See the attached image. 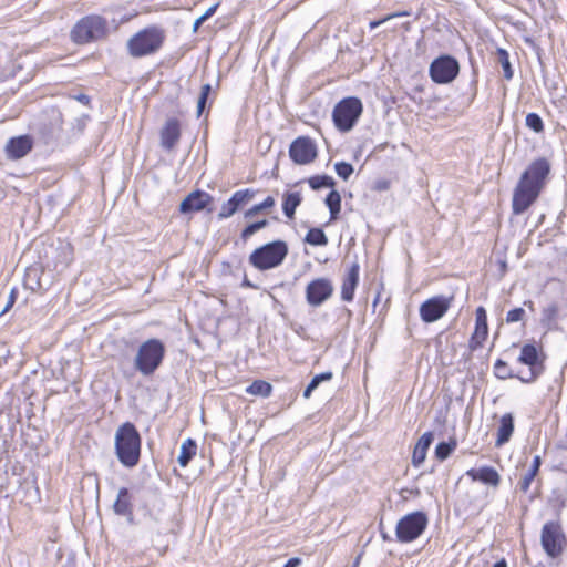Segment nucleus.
Listing matches in <instances>:
<instances>
[{"mask_svg":"<svg viewBox=\"0 0 567 567\" xmlns=\"http://www.w3.org/2000/svg\"><path fill=\"white\" fill-rule=\"evenodd\" d=\"M385 21H386V20H384V18H383V19H381V20H374V21H371V22L369 23V27H370V29H371V30H373V29L378 28L379 25H381V24H382L383 22H385Z\"/></svg>","mask_w":567,"mask_h":567,"instance_id":"603ef678","label":"nucleus"},{"mask_svg":"<svg viewBox=\"0 0 567 567\" xmlns=\"http://www.w3.org/2000/svg\"><path fill=\"white\" fill-rule=\"evenodd\" d=\"M107 22L96 14L82 18L71 30V39L78 44L97 41L106 35Z\"/></svg>","mask_w":567,"mask_h":567,"instance_id":"0eeeda50","label":"nucleus"},{"mask_svg":"<svg viewBox=\"0 0 567 567\" xmlns=\"http://www.w3.org/2000/svg\"><path fill=\"white\" fill-rule=\"evenodd\" d=\"M337 175L343 181H348L353 174V166L348 162H338L334 164Z\"/></svg>","mask_w":567,"mask_h":567,"instance_id":"a19ab883","label":"nucleus"},{"mask_svg":"<svg viewBox=\"0 0 567 567\" xmlns=\"http://www.w3.org/2000/svg\"><path fill=\"white\" fill-rule=\"evenodd\" d=\"M529 369L525 372L519 371L516 373V377L518 380H520L523 383H533L534 381H527V378H529Z\"/></svg>","mask_w":567,"mask_h":567,"instance_id":"de8ad7c7","label":"nucleus"},{"mask_svg":"<svg viewBox=\"0 0 567 567\" xmlns=\"http://www.w3.org/2000/svg\"><path fill=\"white\" fill-rule=\"evenodd\" d=\"M525 124L535 133L544 131V122L537 113H528L525 118Z\"/></svg>","mask_w":567,"mask_h":567,"instance_id":"58836bf2","label":"nucleus"},{"mask_svg":"<svg viewBox=\"0 0 567 567\" xmlns=\"http://www.w3.org/2000/svg\"><path fill=\"white\" fill-rule=\"evenodd\" d=\"M495 59L503 69L504 78L507 81L512 80L514 76V71L509 61L508 52L505 49L497 48L495 52Z\"/></svg>","mask_w":567,"mask_h":567,"instance_id":"bb28decb","label":"nucleus"},{"mask_svg":"<svg viewBox=\"0 0 567 567\" xmlns=\"http://www.w3.org/2000/svg\"><path fill=\"white\" fill-rule=\"evenodd\" d=\"M456 447V442H440L435 447V455L439 460H446Z\"/></svg>","mask_w":567,"mask_h":567,"instance_id":"4c0bfd02","label":"nucleus"},{"mask_svg":"<svg viewBox=\"0 0 567 567\" xmlns=\"http://www.w3.org/2000/svg\"><path fill=\"white\" fill-rule=\"evenodd\" d=\"M302 197L299 192H286L284 194L282 210L284 214L292 219L296 214L297 207L301 204Z\"/></svg>","mask_w":567,"mask_h":567,"instance_id":"b1692460","label":"nucleus"},{"mask_svg":"<svg viewBox=\"0 0 567 567\" xmlns=\"http://www.w3.org/2000/svg\"><path fill=\"white\" fill-rule=\"evenodd\" d=\"M410 13L408 11H402V12H396V13H392V14H389L384 18V20H390L392 18H395V17H404V16H409Z\"/></svg>","mask_w":567,"mask_h":567,"instance_id":"3c124183","label":"nucleus"},{"mask_svg":"<svg viewBox=\"0 0 567 567\" xmlns=\"http://www.w3.org/2000/svg\"><path fill=\"white\" fill-rule=\"evenodd\" d=\"M197 450V444L193 439H187L182 443L181 453L178 455V463L181 466L185 467L190 460L195 456Z\"/></svg>","mask_w":567,"mask_h":567,"instance_id":"393cba45","label":"nucleus"},{"mask_svg":"<svg viewBox=\"0 0 567 567\" xmlns=\"http://www.w3.org/2000/svg\"><path fill=\"white\" fill-rule=\"evenodd\" d=\"M142 439L136 426L131 422L120 425L115 432L114 446L120 463L134 467L140 462Z\"/></svg>","mask_w":567,"mask_h":567,"instance_id":"f03ea898","label":"nucleus"},{"mask_svg":"<svg viewBox=\"0 0 567 567\" xmlns=\"http://www.w3.org/2000/svg\"><path fill=\"white\" fill-rule=\"evenodd\" d=\"M518 362L529 368V378L527 381H536L544 372L545 367L543 361L539 359V353L534 344H524L520 349Z\"/></svg>","mask_w":567,"mask_h":567,"instance_id":"4468645a","label":"nucleus"},{"mask_svg":"<svg viewBox=\"0 0 567 567\" xmlns=\"http://www.w3.org/2000/svg\"><path fill=\"white\" fill-rule=\"evenodd\" d=\"M429 523L424 512H413L403 516L396 524L395 535L399 542L415 540L426 528Z\"/></svg>","mask_w":567,"mask_h":567,"instance_id":"6e6552de","label":"nucleus"},{"mask_svg":"<svg viewBox=\"0 0 567 567\" xmlns=\"http://www.w3.org/2000/svg\"><path fill=\"white\" fill-rule=\"evenodd\" d=\"M308 184L313 190H319L324 187L333 188L336 182L331 176L323 174L310 177Z\"/></svg>","mask_w":567,"mask_h":567,"instance_id":"2f4dec72","label":"nucleus"},{"mask_svg":"<svg viewBox=\"0 0 567 567\" xmlns=\"http://www.w3.org/2000/svg\"><path fill=\"white\" fill-rule=\"evenodd\" d=\"M434 440V435L432 432H425L417 441L414 446L412 463L414 465H420L425 461L426 453L429 447L431 446Z\"/></svg>","mask_w":567,"mask_h":567,"instance_id":"5701e85b","label":"nucleus"},{"mask_svg":"<svg viewBox=\"0 0 567 567\" xmlns=\"http://www.w3.org/2000/svg\"><path fill=\"white\" fill-rule=\"evenodd\" d=\"M452 298L445 296H434L425 300L420 306V317L422 321L432 323L441 319L450 309Z\"/></svg>","mask_w":567,"mask_h":567,"instance_id":"ddd939ff","label":"nucleus"},{"mask_svg":"<svg viewBox=\"0 0 567 567\" xmlns=\"http://www.w3.org/2000/svg\"><path fill=\"white\" fill-rule=\"evenodd\" d=\"M275 206V198L272 196L266 197L261 203L254 205L244 213L246 219H250L259 213L267 210Z\"/></svg>","mask_w":567,"mask_h":567,"instance_id":"473e14b6","label":"nucleus"},{"mask_svg":"<svg viewBox=\"0 0 567 567\" xmlns=\"http://www.w3.org/2000/svg\"><path fill=\"white\" fill-rule=\"evenodd\" d=\"M317 156V145L309 136H299L289 146V157L297 165L310 164Z\"/></svg>","mask_w":567,"mask_h":567,"instance_id":"9b49d317","label":"nucleus"},{"mask_svg":"<svg viewBox=\"0 0 567 567\" xmlns=\"http://www.w3.org/2000/svg\"><path fill=\"white\" fill-rule=\"evenodd\" d=\"M76 100L79 102H81L82 104H85V105L90 103V97L87 95H85V94H79L76 96Z\"/></svg>","mask_w":567,"mask_h":567,"instance_id":"864d4df0","label":"nucleus"},{"mask_svg":"<svg viewBox=\"0 0 567 567\" xmlns=\"http://www.w3.org/2000/svg\"><path fill=\"white\" fill-rule=\"evenodd\" d=\"M525 316V310L523 308H514L509 310L506 315V322L514 323L523 320Z\"/></svg>","mask_w":567,"mask_h":567,"instance_id":"37998d69","label":"nucleus"},{"mask_svg":"<svg viewBox=\"0 0 567 567\" xmlns=\"http://www.w3.org/2000/svg\"><path fill=\"white\" fill-rule=\"evenodd\" d=\"M118 497L127 496V491L125 488H121L117 494Z\"/></svg>","mask_w":567,"mask_h":567,"instance_id":"bf43d9fd","label":"nucleus"},{"mask_svg":"<svg viewBox=\"0 0 567 567\" xmlns=\"http://www.w3.org/2000/svg\"><path fill=\"white\" fill-rule=\"evenodd\" d=\"M558 316V305L550 303L548 307L544 308L542 313V324L548 329L553 327L556 322Z\"/></svg>","mask_w":567,"mask_h":567,"instance_id":"f704fd0d","label":"nucleus"},{"mask_svg":"<svg viewBox=\"0 0 567 567\" xmlns=\"http://www.w3.org/2000/svg\"><path fill=\"white\" fill-rule=\"evenodd\" d=\"M166 38L165 30L151 25L135 33L127 41V52L133 58H142L156 53Z\"/></svg>","mask_w":567,"mask_h":567,"instance_id":"7ed1b4c3","label":"nucleus"},{"mask_svg":"<svg viewBox=\"0 0 567 567\" xmlns=\"http://www.w3.org/2000/svg\"><path fill=\"white\" fill-rule=\"evenodd\" d=\"M181 123L177 118H168L159 132L161 146L166 151L175 148L181 140Z\"/></svg>","mask_w":567,"mask_h":567,"instance_id":"f3484780","label":"nucleus"},{"mask_svg":"<svg viewBox=\"0 0 567 567\" xmlns=\"http://www.w3.org/2000/svg\"><path fill=\"white\" fill-rule=\"evenodd\" d=\"M379 299H380V293H378L373 300V306H377V303L379 302Z\"/></svg>","mask_w":567,"mask_h":567,"instance_id":"052dcab7","label":"nucleus"},{"mask_svg":"<svg viewBox=\"0 0 567 567\" xmlns=\"http://www.w3.org/2000/svg\"><path fill=\"white\" fill-rule=\"evenodd\" d=\"M333 374L330 371L315 375L303 391V398L309 399L311 393L324 381H330Z\"/></svg>","mask_w":567,"mask_h":567,"instance_id":"7c9ffc66","label":"nucleus"},{"mask_svg":"<svg viewBox=\"0 0 567 567\" xmlns=\"http://www.w3.org/2000/svg\"><path fill=\"white\" fill-rule=\"evenodd\" d=\"M301 565V559L299 557L290 558L284 567H299Z\"/></svg>","mask_w":567,"mask_h":567,"instance_id":"09e8293b","label":"nucleus"},{"mask_svg":"<svg viewBox=\"0 0 567 567\" xmlns=\"http://www.w3.org/2000/svg\"><path fill=\"white\" fill-rule=\"evenodd\" d=\"M289 248L284 240H274L256 248L249 256V264L260 270L279 267L286 259Z\"/></svg>","mask_w":567,"mask_h":567,"instance_id":"20e7f679","label":"nucleus"},{"mask_svg":"<svg viewBox=\"0 0 567 567\" xmlns=\"http://www.w3.org/2000/svg\"><path fill=\"white\" fill-rule=\"evenodd\" d=\"M113 509L117 515H124L128 523H133V514L128 498H116L113 504Z\"/></svg>","mask_w":567,"mask_h":567,"instance_id":"e433bc0d","label":"nucleus"},{"mask_svg":"<svg viewBox=\"0 0 567 567\" xmlns=\"http://www.w3.org/2000/svg\"><path fill=\"white\" fill-rule=\"evenodd\" d=\"M244 287H247V288H257L255 285H252L248 278L245 276L244 280H243V284H241Z\"/></svg>","mask_w":567,"mask_h":567,"instance_id":"6e6d98bb","label":"nucleus"},{"mask_svg":"<svg viewBox=\"0 0 567 567\" xmlns=\"http://www.w3.org/2000/svg\"><path fill=\"white\" fill-rule=\"evenodd\" d=\"M534 567H545V565H544V564H542V563H538V564H537V565H535Z\"/></svg>","mask_w":567,"mask_h":567,"instance_id":"680f3d73","label":"nucleus"},{"mask_svg":"<svg viewBox=\"0 0 567 567\" xmlns=\"http://www.w3.org/2000/svg\"><path fill=\"white\" fill-rule=\"evenodd\" d=\"M333 291L334 287L329 278H316L306 287V300L309 306L317 308L330 299Z\"/></svg>","mask_w":567,"mask_h":567,"instance_id":"f8f14e48","label":"nucleus"},{"mask_svg":"<svg viewBox=\"0 0 567 567\" xmlns=\"http://www.w3.org/2000/svg\"><path fill=\"white\" fill-rule=\"evenodd\" d=\"M80 484H81V492L83 494H86V496H99L100 495L99 481L95 475H93V474L84 475L83 478L81 480Z\"/></svg>","mask_w":567,"mask_h":567,"instance_id":"cd10ccee","label":"nucleus"},{"mask_svg":"<svg viewBox=\"0 0 567 567\" xmlns=\"http://www.w3.org/2000/svg\"><path fill=\"white\" fill-rule=\"evenodd\" d=\"M205 21H206V20L203 18V16H200L199 18H197V19L195 20V22H194L193 30H194V31H196V30L199 28V25H200L202 23H204Z\"/></svg>","mask_w":567,"mask_h":567,"instance_id":"5fc2aeb1","label":"nucleus"},{"mask_svg":"<svg viewBox=\"0 0 567 567\" xmlns=\"http://www.w3.org/2000/svg\"><path fill=\"white\" fill-rule=\"evenodd\" d=\"M429 73L434 83L449 84L458 75L460 63L454 56L442 54L431 62Z\"/></svg>","mask_w":567,"mask_h":567,"instance_id":"1a4fd4ad","label":"nucleus"},{"mask_svg":"<svg viewBox=\"0 0 567 567\" xmlns=\"http://www.w3.org/2000/svg\"><path fill=\"white\" fill-rule=\"evenodd\" d=\"M330 212V220H337L341 210V196L338 190L332 189L324 199Z\"/></svg>","mask_w":567,"mask_h":567,"instance_id":"a878e982","label":"nucleus"},{"mask_svg":"<svg viewBox=\"0 0 567 567\" xmlns=\"http://www.w3.org/2000/svg\"><path fill=\"white\" fill-rule=\"evenodd\" d=\"M17 295H18L17 289L16 288L11 289V291L9 293V297H8V301H7L6 306H4V308L2 309V311L0 312V315L6 313L7 311H9L13 307V305H14V302L17 300Z\"/></svg>","mask_w":567,"mask_h":567,"instance_id":"c03bdc74","label":"nucleus"},{"mask_svg":"<svg viewBox=\"0 0 567 567\" xmlns=\"http://www.w3.org/2000/svg\"><path fill=\"white\" fill-rule=\"evenodd\" d=\"M524 306H526L530 311H535L534 302L532 300L524 301Z\"/></svg>","mask_w":567,"mask_h":567,"instance_id":"4d7b16f0","label":"nucleus"},{"mask_svg":"<svg viewBox=\"0 0 567 567\" xmlns=\"http://www.w3.org/2000/svg\"><path fill=\"white\" fill-rule=\"evenodd\" d=\"M363 112L359 97L348 96L339 101L332 111V121L340 132H349L357 124Z\"/></svg>","mask_w":567,"mask_h":567,"instance_id":"423d86ee","label":"nucleus"},{"mask_svg":"<svg viewBox=\"0 0 567 567\" xmlns=\"http://www.w3.org/2000/svg\"><path fill=\"white\" fill-rule=\"evenodd\" d=\"M390 188V182L388 179H379L375 182L374 189L382 192Z\"/></svg>","mask_w":567,"mask_h":567,"instance_id":"a18cd8bd","label":"nucleus"},{"mask_svg":"<svg viewBox=\"0 0 567 567\" xmlns=\"http://www.w3.org/2000/svg\"><path fill=\"white\" fill-rule=\"evenodd\" d=\"M535 476L536 475L529 471H527L522 476V478L519 480L518 485H517L520 493H526L528 491L530 483L534 481Z\"/></svg>","mask_w":567,"mask_h":567,"instance_id":"79ce46f5","label":"nucleus"},{"mask_svg":"<svg viewBox=\"0 0 567 567\" xmlns=\"http://www.w3.org/2000/svg\"><path fill=\"white\" fill-rule=\"evenodd\" d=\"M271 384L264 380H256L246 389L247 393L261 398H268L271 394Z\"/></svg>","mask_w":567,"mask_h":567,"instance_id":"c756f323","label":"nucleus"},{"mask_svg":"<svg viewBox=\"0 0 567 567\" xmlns=\"http://www.w3.org/2000/svg\"><path fill=\"white\" fill-rule=\"evenodd\" d=\"M360 266L358 261L351 264L341 285V299L350 302L354 298V291L359 284Z\"/></svg>","mask_w":567,"mask_h":567,"instance_id":"aec40b11","label":"nucleus"},{"mask_svg":"<svg viewBox=\"0 0 567 567\" xmlns=\"http://www.w3.org/2000/svg\"><path fill=\"white\" fill-rule=\"evenodd\" d=\"M217 7H218V4H214V6L209 7V8L205 11V13H203V14H202V16H203V18H204L205 20H207L208 18H210V17L216 12Z\"/></svg>","mask_w":567,"mask_h":567,"instance_id":"8fccbe9b","label":"nucleus"},{"mask_svg":"<svg viewBox=\"0 0 567 567\" xmlns=\"http://www.w3.org/2000/svg\"><path fill=\"white\" fill-rule=\"evenodd\" d=\"M255 194L256 192L249 188L235 192L231 197L221 205L218 218L226 219L231 217L239 208L248 204L255 197Z\"/></svg>","mask_w":567,"mask_h":567,"instance_id":"2eb2a0df","label":"nucleus"},{"mask_svg":"<svg viewBox=\"0 0 567 567\" xmlns=\"http://www.w3.org/2000/svg\"><path fill=\"white\" fill-rule=\"evenodd\" d=\"M165 351V346L159 339L144 341L134 359L135 369L143 375H152L161 367Z\"/></svg>","mask_w":567,"mask_h":567,"instance_id":"39448f33","label":"nucleus"},{"mask_svg":"<svg viewBox=\"0 0 567 567\" xmlns=\"http://www.w3.org/2000/svg\"><path fill=\"white\" fill-rule=\"evenodd\" d=\"M551 165L545 157L533 161L522 173L512 198L514 215L524 214L539 197L550 174Z\"/></svg>","mask_w":567,"mask_h":567,"instance_id":"f257e3e1","label":"nucleus"},{"mask_svg":"<svg viewBox=\"0 0 567 567\" xmlns=\"http://www.w3.org/2000/svg\"><path fill=\"white\" fill-rule=\"evenodd\" d=\"M540 543L547 556L551 558H556L563 553V547L567 542L558 522H547L543 526Z\"/></svg>","mask_w":567,"mask_h":567,"instance_id":"9d476101","label":"nucleus"},{"mask_svg":"<svg viewBox=\"0 0 567 567\" xmlns=\"http://www.w3.org/2000/svg\"><path fill=\"white\" fill-rule=\"evenodd\" d=\"M493 567H507V563L505 559H501L499 561H496Z\"/></svg>","mask_w":567,"mask_h":567,"instance_id":"13d9d810","label":"nucleus"},{"mask_svg":"<svg viewBox=\"0 0 567 567\" xmlns=\"http://www.w3.org/2000/svg\"><path fill=\"white\" fill-rule=\"evenodd\" d=\"M476 322L475 330L470 340V347L472 350H475L482 347L483 342L487 338L488 334V326H487V315L483 307H478L476 309Z\"/></svg>","mask_w":567,"mask_h":567,"instance_id":"6ab92c4d","label":"nucleus"},{"mask_svg":"<svg viewBox=\"0 0 567 567\" xmlns=\"http://www.w3.org/2000/svg\"><path fill=\"white\" fill-rule=\"evenodd\" d=\"M213 202V197L200 189L189 193L179 204L182 214L197 213L207 207Z\"/></svg>","mask_w":567,"mask_h":567,"instance_id":"dca6fc26","label":"nucleus"},{"mask_svg":"<svg viewBox=\"0 0 567 567\" xmlns=\"http://www.w3.org/2000/svg\"><path fill=\"white\" fill-rule=\"evenodd\" d=\"M305 243L311 246H327L328 237L321 228L313 227L308 230L305 237Z\"/></svg>","mask_w":567,"mask_h":567,"instance_id":"c85d7f7f","label":"nucleus"},{"mask_svg":"<svg viewBox=\"0 0 567 567\" xmlns=\"http://www.w3.org/2000/svg\"><path fill=\"white\" fill-rule=\"evenodd\" d=\"M494 374L499 380H507L516 377V373L509 368L507 362L497 359L494 364Z\"/></svg>","mask_w":567,"mask_h":567,"instance_id":"72a5a7b5","label":"nucleus"},{"mask_svg":"<svg viewBox=\"0 0 567 567\" xmlns=\"http://www.w3.org/2000/svg\"><path fill=\"white\" fill-rule=\"evenodd\" d=\"M540 465H542L540 456L539 455H535L534 458H533V464H532V466H530V468L528 471L533 472L535 475H537Z\"/></svg>","mask_w":567,"mask_h":567,"instance_id":"49530a36","label":"nucleus"},{"mask_svg":"<svg viewBox=\"0 0 567 567\" xmlns=\"http://www.w3.org/2000/svg\"><path fill=\"white\" fill-rule=\"evenodd\" d=\"M514 429V415L512 413H505L499 420L495 446L501 447L506 444L511 440Z\"/></svg>","mask_w":567,"mask_h":567,"instance_id":"4be33fe9","label":"nucleus"},{"mask_svg":"<svg viewBox=\"0 0 567 567\" xmlns=\"http://www.w3.org/2000/svg\"><path fill=\"white\" fill-rule=\"evenodd\" d=\"M212 93V85L209 83H206L200 89V94L197 101V117H199L207 104V100L209 94Z\"/></svg>","mask_w":567,"mask_h":567,"instance_id":"ea45409f","label":"nucleus"},{"mask_svg":"<svg viewBox=\"0 0 567 567\" xmlns=\"http://www.w3.org/2000/svg\"><path fill=\"white\" fill-rule=\"evenodd\" d=\"M269 225L267 219L257 220L248 224L240 233V238L243 241H247L252 235H255L260 229L266 228Z\"/></svg>","mask_w":567,"mask_h":567,"instance_id":"c9c22d12","label":"nucleus"},{"mask_svg":"<svg viewBox=\"0 0 567 567\" xmlns=\"http://www.w3.org/2000/svg\"><path fill=\"white\" fill-rule=\"evenodd\" d=\"M467 475L473 481H480L485 485L497 486L499 484V474L494 467L483 466L467 471Z\"/></svg>","mask_w":567,"mask_h":567,"instance_id":"412c9836","label":"nucleus"},{"mask_svg":"<svg viewBox=\"0 0 567 567\" xmlns=\"http://www.w3.org/2000/svg\"><path fill=\"white\" fill-rule=\"evenodd\" d=\"M33 147V138L30 135L11 137L6 144L8 158L19 159L24 157Z\"/></svg>","mask_w":567,"mask_h":567,"instance_id":"a211bd4d","label":"nucleus"}]
</instances>
